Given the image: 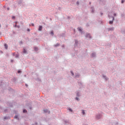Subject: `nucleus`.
I'll return each instance as SVG.
<instances>
[{
	"mask_svg": "<svg viewBox=\"0 0 125 125\" xmlns=\"http://www.w3.org/2000/svg\"><path fill=\"white\" fill-rule=\"evenodd\" d=\"M15 27H17L18 28H20L19 26H17L16 24L15 25Z\"/></svg>",
	"mask_w": 125,
	"mask_h": 125,
	"instance_id": "obj_16",
	"label": "nucleus"
},
{
	"mask_svg": "<svg viewBox=\"0 0 125 125\" xmlns=\"http://www.w3.org/2000/svg\"><path fill=\"white\" fill-rule=\"evenodd\" d=\"M32 26H35V24H34V23H32Z\"/></svg>",
	"mask_w": 125,
	"mask_h": 125,
	"instance_id": "obj_20",
	"label": "nucleus"
},
{
	"mask_svg": "<svg viewBox=\"0 0 125 125\" xmlns=\"http://www.w3.org/2000/svg\"><path fill=\"white\" fill-rule=\"evenodd\" d=\"M48 110H47V109L46 110H44V112L45 113H46V112H47Z\"/></svg>",
	"mask_w": 125,
	"mask_h": 125,
	"instance_id": "obj_14",
	"label": "nucleus"
},
{
	"mask_svg": "<svg viewBox=\"0 0 125 125\" xmlns=\"http://www.w3.org/2000/svg\"><path fill=\"white\" fill-rule=\"evenodd\" d=\"M7 9H8V10H9V8H8Z\"/></svg>",
	"mask_w": 125,
	"mask_h": 125,
	"instance_id": "obj_25",
	"label": "nucleus"
},
{
	"mask_svg": "<svg viewBox=\"0 0 125 125\" xmlns=\"http://www.w3.org/2000/svg\"><path fill=\"white\" fill-rule=\"evenodd\" d=\"M38 47H34V50H35V51H38Z\"/></svg>",
	"mask_w": 125,
	"mask_h": 125,
	"instance_id": "obj_6",
	"label": "nucleus"
},
{
	"mask_svg": "<svg viewBox=\"0 0 125 125\" xmlns=\"http://www.w3.org/2000/svg\"><path fill=\"white\" fill-rule=\"evenodd\" d=\"M113 23V21H109V24H112Z\"/></svg>",
	"mask_w": 125,
	"mask_h": 125,
	"instance_id": "obj_12",
	"label": "nucleus"
},
{
	"mask_svg": "<svg viewBox=\"0 0 125 125\" xmlns=\"http://www.w3.org/2000/svg\"><path fill=\"white\" fill-rule=\"evenodd\" d=\"M4 119H6V117H5Z\"/></svg>",
	"mask_w": 125,
	"mask_h": 125,
	"instance_id": "obj_28",
	"label": "nucleus"
},
{
	"mask_svg": "<svg viewBox=\"0 0 125 125\" xmlns=\"http://www.w3.org/2000/svg\"><path fill=\"white\" fill-rule=\"evenodd\" d=\"M76 100H79V98H76Z\"/></svg>",
	"mask_w": 125,
	"mask_h": 125,
	"instance_id": "obj_23",
	"label": "nucleus"
},
{
	"mask_svg": "<svg viewBox=\"0 0 125 125\" xmlns=\"http://www.w3.org/2000/svg\"><path fill=\"white\" fill-rule=\"evenodd\" d=\"M12 19H15V17L13 16V17H12Z\"/></svg>",
	"mask_w": 125,
	"mask_h": 125,
	"instance_id": "obj_17",
	"label": "nucleus"
},
{
	"mask_svg": "<svg viewBox=\"0 0 125 125\" xmlns=\"http://www.w3.org/2000/svg\"><path fill=\"white\" fill-rule=\"evenodd\" d=\"M0 27H1V25H0Z\"/></svg>",
	"mask_w": 125,
	"mask_h": 125,
	"instance_id": "obj_29",
	"label": "nucleus"
},
{
	"mask_svg": "<svg viewBox=\"0 0 125 125\" xmlns=\"http://www.w3.org/2000/svg\"><path fill=\"white\" fill-rule=\"evenodd\" d=\"M78 31H79V32H82V28L79 27L78 28Z\"/></svg>",
	"mask_w": 125,
	"mask_h": 125,
	"instance_id": "obj_5",
	"label": "nucleus"
},
{
	"mask_svg": "<svg viewBox=\"0 0 125 125\" xmlns=\"http://www.w3.org/2000/svg\"><path fill=\"white\" fill-rule=\"evenodd\" d=\"M92 56L93 57H94V56H95V53H93V54H92Z\"/></svg>",
	"mask_w": 125,
	"mask_h": 125,
	"instance_id": "obj_11",
	"label": "nucleus"
},
{
	"mask_svg": "<svg viewBox=\"0 0 125 125\" xmlns=\"http://www.w3.org/2000/svg\"><path fill=\"white\" fill-rule=\"evenodd\" d=\"M103 15V13H101V15Z\"/></svg>",
	"mask_w": 125,
	"mask_h": 125,
	"instance_id": "obj_26",
	"label": "nucleus"
},
{
	"mask_svg": "<svg viewBox=\"0 0 125 125\" xmlns=\"http://www.w3.org/2000/svg\"><path fill=\"white\" fill-rule=\"evenodd\" d=\"M18 73H20V71H18Z\"/></svg>",
	"mask_w": 125,
	"mask_h": 125,
	"instance_id": "obj_24",
	"label": "nucleus"
},
{
	"mask_svg": "<svg viewBox=\"0 0 125 125\" xmlns=\"http://www.w3.org/2000/svg\"><path fill=\"white\" fill-rule=\"evenodd\" d=\"M23 53H27V51L25 49H23Z\"/></svg>",
	"mask_w": 125,
	"mask_h": 125,
	"instance_id": "obj_8",
	"label": "nucleus"
},
{
	"mask_svg": "<svg viewBox=\"0 0 125 125\" xmlns=\"http://www.w3.org/2000/svg\"><path fill=\"white\" fill-rule=\"evenodd\" d=\"M27 31H28V32H30V29H27Z\"/></svg>",
	"mask_w": 125,
	"mask_h": 125,
	"instance_id": "obj_22",
	"label": "nucleus"
},
{
	"mask_svg": "<svg viewBox=\"0 0 125 125\" xmlns=\"http://www.w3.org/2000/svg\"><path fill=\"white\" fill-rule=\"evenodd\" d=\"M42 26H39V31H42Z\"/></svg>",
	"mask_w": 125,
	"mask_h": 125,
	"instance_id": "obj_1",
	"label": "nucleus"
},
{
	"mask_svg": "<svg viewBox=\"0 0 125 125\" xmlns=\"http://www.w3.org/2000/svg\"><path fill=\"white\" fill-rule=\"evenodd\" d=\"M100 118H101V116L100 115L97 116V119H98V120L100 119Z\"/></svg>",
	"mask_w": 125,
	"mask_h": 125,
	"instance_id": "obj_4",
	"label": "nucleus"
},
{
	"mask_svg": "<svg viewBox=\"0 0 125 125\" xmlns=\"http://www.w3.org/2000/svg\"><path fill=\"white\" fill-rule=\"evenodd\" d=\"M86 37V38H89V39H90V38H91V37L90 36V34H87Z\"/></svg>",
	"mask_w": 125,
	"mask_h": 125,
	"instance_id": "obj_2",
	"label": "nucleus"
},
{
	"mask_svg": "<svg viewBox=\"0 0 125 125\" xmlns=\"http://www.w3.org/2000/svg\"><path fill=\"white\" fill-rule=\"evenodd\" d=\"M69 111H71V112H72V109H71V108H69Z\"/></svg>",
	"mask_w": 125,
	"mask_h": 125,
	"instance_id": "obj_19",
	"label": "nucleus"
},
{
	"mask_svg": "<svg viewBox=\"0 0 125 125\" xmlns=\"http://www.w3.org/2000/svg\"><path fill=\"white\" fill-rule=\"evenodd\" d=\"M71 73L72 76H74V73H73V72L71 71Z\"/></svg>",
	"mask_w": 125,
	"mask_h": 125,
	"instance_id": "obj_18",
	"label": "nucleus"
},
{
	"mask_svg": "<svg viewBox=\"0 0 125 125\" xmlns=\"http://www.w3.org/2000/svg\"><path fill=\"white\" fill-rule=\"evenodd\" d=\"M121 2H122V3H124V0H122Z\"/></svg>",
	"mask_w": 125,
	"mask_h": 125,
	"instance_id": "obj_15",
	"label": "nucleus"
},
{
	"mask_svg": "<svg viewBox=\"0 0 125 125\" xmlns=\"http://www.w3.org/2000/svg\"><path fill=\"white\" fill-rule=\"evenodd\" d=\"M60 45V44L59 43H57L56 45H55V46H59Z\"/></svg>",
	"mask_w": 125,
	"mask_h": 125,
	"instance_id": "obj_7",
	"label": "nucleus"
},
{
	"mask_svg": "<svg viewBox=\"0 0 125 125\" xmlns=\"http://www.w3.org/2000/svg\"><path fill=\"white\" fill-rule=\"evenodd\" d=\"M15 119H18V116L16 115V116H15Z\"/></svg>",
	"mask_w": 125,
	"mask_h": 125,
	"instance_id": "obj_13",
	"label": "nucleus"
},
{
	"mask_svg": "<svg viewBox=\"0 0 125 125\" xmlns=\"http://www.w3.org/2000/svg\"><path fill=\"white\" fill-rule=\"evenodd\" d=\"M113 20H114V17H113Z\"/></svg>",
	"mask_w": 125,
	"mask_h": 125,
	"instance_id": "obj_27",
	"label": "nucleus"
},
{
	"mask_svg": "<svg viewBox=\"0 0 125 125\" xmlns=\"http://www.w3.org/2000/svg\"><path fill=\"white\" fill-rule=\"evenodd\" d=\"M23 113H27V110H26V109H24V110H23Z\"/></svg>",
	"mask_w": 125,
	"mask_h": 125,
	"instance_id": "obj_9",
	"label": "nucleus"
},
{
	"mask_svg": "<svg viewBox=\"0 0 125 125\" xmlns=\"http://www.w3.org/2000/svg\"><path fill=\"white\" fill-rule=\"evenodd\" d=\"M4 46H5V48L6 49H7V48H8V45H7V44H4Z\"/></svg>",
	"mask_w": 125,
	"mask_h": 125,
	"instance_id": "obj_3",
	"label": "nucleus"
},
{
	"mask_svg": "<svg viewBox=\"0 0 125 125\" xmlns=\"http://www.w3.org/2000/svg\"><path fill=\"white\" fill-rule=\"evenodd\" d=\"M51 35H53V32L52 31V32H51Z\"/></svg>",
	"mask_w": 125,
	"mask_h": 125,
	"instance_id": "obj_21",
	"label": "nucleus"
},
{
	"mask_svg": "<svg viewBox=\"0 0 125 125\" xmlns=\"http://www.w3.org/2000/svg\"><path fill=\"white\" fill-rule=\"evenodd\" d=\"M82 113L83 115H84L85 114V112H84V110H82Z\"/></svg>",
	"mask_w": 125,
	"mask_h": 125,
	"instance_id": "obj_10",
	"label": "nucleus"
}]
</instances>
